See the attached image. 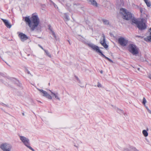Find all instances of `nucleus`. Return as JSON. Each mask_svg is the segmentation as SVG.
Returning a JSON list of instances; mask_svg holds the SVG:
<instances>
[{"mask_svg": "<svg viewBox=\"0 0 151 151\" xmlns=\"http://www.w3.org/2000/svg\"><path fill=\"white\" fill-rule=\"evenodd\" d=\"M150 78L151 79V77Z\"/></svg>", "mask_w": 151, "mask_h": 151, "instance_id": "09e8293b", "label": "nucleus"}, {"mask_svg": "<svg viewBox=\"0 0 151 151\" xmlns=\"http://www.w3.org/2000/svg\"><path fill=\"white\" fill-rule=\"evenodd\" d=\"M137 37H140L141 38H142V37L141 36H137Z\"/></svg>", "mask_w": 151, "mask_h": 151, "instance_id": "58836bf2", "label": "nucleus"}, {"mask_svg": "<svg viewBox=\"0 0 151 151\" xmlns=\"http://www.w3.org/2000/svg\"><path fill=\"white\" fill-rule=\"evenodd\" d=\"M145 105V107H146V109H147V108H148V107H147V106H145V105Z\"/></svg>", "mask_w": 151, "mask_h": 151, "instance_id": "ea45409f", "label": "nucleus"}, {"mask_svg": "<svg viewBox=\"0 0 151 151\" xmlns=\"http://www.w3.org/2000/svg\"><path fill=\"white\" fill-rule=\"evenodd\" d=\"M18 36L22 42H24L28 39V37L26 35L22 33H19Z\"/></svg>", "mask_w": 151, "mask_h": 151, "instance_id": "1a4fd4ad", "label": "nucleus"}, {"mask_svg": "<svg viewBox=\"0 0 151 151\" xmlns=\"http://www.w3.org/2000/svg\"><path fill=\"white\" fill-rule=\"evenodd\" d=\"M99 53L100 54V55L102 56L105 58L106 59L107 57H106L104 54H103V53L100 50V52H99Z\"/></svg>", "mask_w": 151, "mask_h": 151, "instance_id": "5701e85b", "label": "nucleus"}, {"mask_svg": "<svg viewBox=\"0 0 151 151\" xmlns=\"http://www.w3.org/2000/svg\"><path fill=\"white\" fill-rule=\"evenodd\" d=\"M137 6V8H138V9H139L140 10V11L141 13H142V9L141 7H140L139 6Z\"/></svg>", "mask_w": 151, "mask_h": 151, "instance_id": "bb28decb", "label": "nucleus"}, {"mask_svg": "<svg viewBox=\"0 0 151 151\" xmlns=\"http://www.w3.org/2000/svg\"><path fill=\"white\" fill-rule=\"evenodd\" d=\"M97 86L98 87H102V86L101 85V84L99 82H98V83Z\"/></svg>", "mask_w": 151, "mask_h": 151, "instance_id": "cd10ccee", "label": "nucleus"}, {"mask_svg": "<svg viewBox=\"0 0 151 151\" xmlns=\"http://www.w3.org/2000/svg\"><path fill=\"white\" fill-rule=\"evenodd\" d=\"M12 147L10 145L6 143L2 144L0 146L1 149L4 151H10Z\"/></svg>", "mask_w": 151, "mask_h": 151, "instance_id": "423d86ee", "label": "nucleus"}, {"mask_svg": "<svg viewBox=\"0 0 151 151\" xmlns=\"http://www.w3.org/2000/svg\"><path fill=\"white\" fill-rule=\"evenodd\" d=\"M147 102V101L145 98L144 97L143 99L142 103L144 105H145V103Z\"/></svg>", "mask_w": 151, "mask_h": 151, "instance_id": "a878e982", "label": "nucleus"}, {"mask_svg": "<svg viewBox=\"0 0 151 151\" xmlns=\"http://www.w3.org/2000/svg\"><path fill=\"white\" fill-rule=\"evenodd\" d=\"M140 68H137V70H139V71H140Z\"/></svg>", "mask_w": 151, "mask_h": 151, "instance_id": "a19ab883", "label": "nucleus"}, {"mask_svg": "<svg viewBox=\"0 0 151 151\" xmlns=\"http://www.w3.org/2000/svg\"><path fill=\"white\" fill-rule=\"evenodd\" d=\"M88 45L93 50L96 51V52L99 53V52H100V50L98 46L92 43L89 44Z\"/></svg>", "mask_w": 151, "mask_h": 151, "instance_id": "9d476101", "label": "nucleus"}, {"mask_svg": "<svg viewBox=\"0 0 151 151\" xmlns=\"http://www.w3.org/2000/svg\"><path fill=\"white\" fill-rule=\"evenodd\" d=\"M2 105L4 106H5V107L7 106L6 105L4 104H3Z\"/></svg>", "mask_w": 151, "mask_h": 151, "instance_id": "72a5a7b5", "label": "nucleus"}, {"mask_svg": "<svg viewBox=\"0 0 151 151\" xmlns=\"http://www.w3.org/2000/svg\"><path fill=\"white\" fill-rule=\"evenodd\" d=\"M50 92L51 93V95H52L53 96L55 97V98L56 99L58 100L59 101L60 100V99L58 96V93H55L53 92L50 90Z\"/></svg>", "mask_w": 151, "mask_h": 151, "instance_id": "2eb2a0df", "label": "nucleus"}, {"mask_svg": "<svg viewBox=\"0 0 151 151\" xmlns=\"http://www.w3.org/2000/svg\"><path fill=\"white\" fill-rule=\"evenodd\" d=\"M124 151H138L135 148L131 147H128L124 149Z\"/></svg>", "mask_w": 151, "mask_h": 151, "instance_id": "4468645a", "label": "nucleus"}, {"mask_svg": "<svg viewBox=\"0 0 151 151\" xmlns=\"http://www.w3.org/2000/svg\"><path fill=\"white\" fill-rule=\"evenodd\" d=\"M99 53L100 54V55L102 56L105 58L106 59L107 57H106L104 54H103V53L100 50V52H99Z\"/></svg>", "mask_w": 151, "mask_h": 151, "instance_id": "b1692460", "label": "nucleus"}, {"mask_svg": "<svg viewBox=\"0 0 151 151\" xmlns=\"http://www.w3.org/2000/svg\"><path fill=\"white\" fill-rule=\"evenodd\" d=\"M120 13L122 16V17L124 19L129 20L132 18V14L124 9H121L120 10Z\"/></svg>", "mask_w": 151, "mask_h": 151, "instance_id": "7ed1b4c3", "label": "nucleus"}, {"mask_svg": "<svg viewBox=\"0 0 151 151\" xmlns=\"http://www.w3.org/2000/svg\"><path fill=\"white\" fill-rule=\"evenodd\" d=\"M77 79L78 80V78H77Z\"/></svg>", "mask_w": 151, "mask_h": 151, "instance_id": "de8ad7c7", "label": "nucleus"}, {"mask_svg": "<svg viewBox=\"0 0 151 151\" xmlns=\"http://www.w3.org/2000/svg\"><path fill=\"white\" fill-rule=\"evenodd\" d=\"M44 51L45 52L46 54V55L48 56L50 58L51 57V55L50 54V53L48 52V51L47 50H44Z\"/></svg>", "mask_w": 151, "mask_h": 151, "instance_id": "412c9836", "label": "nucleus"}, {"mask_svg": "<svg viewBox=\"0 0 151 151\" xmlns=\"http://www.w3.org/2000/svg\"><path fill=\"white\" fill-rule=\"evenodd\" d=\"M81 87H82V88H83V87H84V86H81Z\"/></svg>", "mask_w": 151, "mask_h": 151, "instance_id": "c03bdc74", "label": "nucleus"}, {"mask_svg": "<svg viewBox=\"0 0 151 151\" xmlns=\"http://www.w3.org/2000/svg\"><path fill=\"white\" fill-rule=\"evenodd\" d=\"M49 29L50 30V31L52 32V34L54 36V37H55V39H56V37L55 35L54 32L51 29H50V28L49 27Z\"/></svg>", "mask_w": 151, "mask_h": 151, "instance_id": "393cba45", "label": "nucleus"}, {"mask_svg": "<svg viewBox=\"0 0 151 151\" xmlns=\"http://www.w3.org/2000/svg\"><path fill=\"white\" fill-rule=\"evenodd\" d=\"M124 115V116L125 117H127V114H125V113H124V112H123V113Z\"/></svg>", "mask_w": 151, "mask_h": 151, "instance_id": "2f4dec72", "label": "nucleus"}, {"mask_svg": "<svg viewBox=\"0 0 151 151\" xmlns=\"http://www.w3.org/2000/svg\"><path fill=\"white\" fill-rule=\"evenodd\" d=\"M106 59L108 60L110 62H113V61L108 57Z\"/></svg>", "mask_w": 151, "mask_h": 151, "instance_id": "c85d7f7f", "label": "nucleus"}, {"mask_svg": "<svg viewBox=\"0 0 151 151\" xmlns=\"http://www.w3.org/2000/svg\"><path fill=\"white\" fill-rule=\"evenodd\" d=\"M91 4L95 7L98 6V4L95 0H88Z\"/></svg>", "mask_w": 151, "mask_h": 151, "instance_id": "dca6fc26", "label": "nucleus"}, {"mask_svg": "<svg viewBox=\"0 0 151 151\" xmlns=\"http://www.w3.org/2000/svg\"><path fill=\"white\" fill-rule=\"evenodd\" d=\"M128 40L123 37H120L118 39V42L121 46L124 47L126 46Z\"/></svg>", "mask_w": 151, "mask_h": 151, "instance_id": "0eeeda50", "label": "nucleus"}, {"mask_svg": "<svg viewBox=\"0 0 151 151\" xmlns=\"http://www.w3.org/2000/svg\"><path fill=\"white\" fill-rule=\"evenodd\" d=\"M40 47H41V48L42 49V50H45L41 46H40Z\"/></svg>", "mask_w": 151, "mask_h": 151, "instance_id": "c9c22d12", "label": "nucleus"}, {"mask_svg": "<svg viewBox=\"0 0 151 151\" xmlns=\"http://www.w3.org/2000/svg\"><path fill=\"white\" fill-rule=\"evenodd\" d=\"M115 109H116V110L117 112L120 114L123 113L124 111L121 109L116 107H115Z\"/></svg>", "mask_w": 151, "mask_h": 151, "instance_id": "a211bd4d", "label": "nucleus"}, {"mask_svg": "<svg viewBox=\"0 0 151 151\" xmlns=\"http://www.w3.org/2000/svg\"><path fill=\"white\" fill-rule=\"evenodd\" d=\"M147 110L149 113L150 114H151V111L149 109V108H147Z\"/></svg>", "mask_w": 151, "mask_h": 151, "instance_id": "7c9ffc66", "label": "nucleus"}, {"mask_svg": "<svg viewBox=\"0 0 151 151\" xmlns=\"http://www.w3.org/2000/svg\"><path fill=\"white\" fill-rule=\"evenodd\" d=\"M146 22V19H142L140 20H138L137 19L134 18L132 20V24L137 26L139 29L143 30L146 28L147 26L145 24Z\"/></svg>", "mask_w": 151, "mask_h": 151, "instance_id": "f03ea898", "label": "nucleus"}, {"mask_svg": "<svg viewBox=\"0 0 151 151\" xmlns=\"http://www.w3.org/2000/svg\"><path fill=\"white\" fill-rule=\"evenodd\" d=\"M148 33L149 34L148 36L147 37L144 38V40L146 41L151 42V27Z\"/></svg>", "mask_w": 151, "mask_h": 151, "instance_id": "ddd939ff", "label": "nucleus"}, {"mask_svg": "<svg viewBox=\"0 0 151 151\" xmlns=\"http://www.w3.org/2000/svg\"><path fill=\"white\" fill-rule=\"evenodd\" d=\"M138 49L134 45L130 44L128 47V50L133 55H136L138 53Z\"/></svg>", "mask_w": 151, "mask_h": 151, "instance_id": "20e7f679", "label": "nucleus"}, {"mask_svg": "<svg viewBox=\"0 0 151 151\" xmlns=\"http://www.w3.org/2000/svg\"><path fill=\"white\" fill-rule=\"evenodd\" d=\"M24 19L25 22L28 24L32 31L40 29V27L39 25L40 21L37 15L33 14L30 19L29 17H24Z\"/></svg>", "mask_w": 151, "mask_h": 151, "instance_id": "f257e3e1", "label": "nucleus"}, {"mask_svg": "<svg viewBox=\"0 0 151 151\" xmlns=\"http://www.w3.org/2000/svg\"><path fill=\"white\" fill-rule=\"evenodd\" d=\"M19 138L21 140L26 146L32 150L34 151V149L29 146V140L28 139L23 136H20Z\"/></svg>", "mask_w": 151, "mask_h": 151, "instance_id": "39448f33", "label": "nucleus"}, {"mask_svg": "<svg viewBox=\"0 0 151 151\" xmlns=\"http://www.w3.org/2000/svg\"><path fill=\"white\" fill-rule=\"evenodd\" d=\"M102 37H103V39L102 40H101L100 43L105 48H108V46L106 44L105 36L104 34H102Z\"/></svg>", "mask_w": 151, "mask_h": 151, "instance_id": "9b49d317", "label": "nucleus"}, {"mask_svg": "<svg viewBox=\"0 0 151 151\" xmlns=\"http://www.w3.org/2000/svg\"><path fill=\"white\" fill-rule=\"evenodd\" d=\"M79 82L80 83V80H79Z\"/></svg>", "mask_w": 151, "mask_h": 151, "instance_id": "49530a36", "label": "nucleus"}, {"mask_svg": "<svg viewBox=\"0 0 151 151\" xmlns=\"http://www.w3.org/2000/svg\"><path fill=\"white\" fill-rule=\"evenodd\" d=\"M137 5H136L135 6V8H137V9H138V8H137Z\"/></svg>", "mask_w": 151, "mask_h": 151, "instance_id": "79ce46f5", "label": "nucleus"}, {"mask_svg": "<svg viewBox=\"0 0 151 151\" xmlns=\"http://www.w3.org/2000/svg\"><path fill=\"white\" fill-rule=\"evenodd\" d=\"M100 73H101V74L103 73V70H101L100 71Z\"/></svg>", "mask_w": 151, "mask_h": 151, "instance_id": "4c0bfd02", "label": "nucleus"}, {"mask_svg": "<svg viewBox=\"0 0 151 151\" xmlns=\"http://www.w3.org/2000/svg\"><path fill=\"white\" fill-rule=\"evenodd\" d=\"M0 81L2 83H4V82L2 80H0Z\"/></svg>", "mask_w": 151, "mask_h": 151, "instance_id": "e433bc0d", "label": "nucleus"}, {"mask_svg": "<svg viewBox=\"0 0 151 151\" xmlns=\"http://www.w3.org/2000/svg\"><path fill=\"white\" fill-rule=\"evenodd\" d=\"M37 89L40 91V94L43 96H45L50 99H52V97L46 91L42 89H40L38 88H37Z\"/></svg>", "mask_w": 151, "mask_h": 151, "instance_id": "6e6552de", "label": "nucleus"}, {"mask_svg": "<svg viewBox=\"0 0 151 151\" xmlns=\"http://www.w3.org/2000/svg\"><path fill=\"white\" fill-rule=\"evenodd\" d=\"M142 133L144 136L145 137H147L148 135V133L147 131L146 130H144L142 131Z\"/></svg>", "mask_w": 151, "mask_h": 151, "instance_id": "f3484780", "label": "nucleus"}, {"mask_svg": "<svg viewBox=\"0 0 151 151\" xmlns=\"http://www.w3.org/2000/svg\"><path fill=\"white\" fill-rule=\"evenodd\" d=\"M1 19L4 23L5 25L7 27L10 28L11 27L12 25L9 23L8 20L3 19Z\"/></svg>", "mask_w": 151, "mask_h": 151, "instance_id": "f8f14e48", "label": "nucleus"}, {"mask_svg": "<svg viewBox=\"0 0 151 151\" xmlns=\"http://www.w3.org/2000/svg\"><path fill=\"white\" fill-rule=\"evenodd\" d=\"M74 146L75 147H76L77 148H78V147L77 146H76V145H74Z\"/></svg>", "mask_w": 151, "mask_h": 151, "instance_id": "f704fd0d", "label": "nucleus"}, {"mask_svg": "<svg viewBox=\"0 0 151 151\" xmlns=\"http://www.w3.org/2000/svg\"><path fill=\"white\" fill-rule=\"evenodd\" d=\"M69 43H70V42H69Z\"/></svg>", "mask_w": 151, "mask_h": 151, "instance_id": "8fccbe9b", "label": "nucleus"}, {"mask_svg": "<svg viewBox=\"0 0 151 151\" xmlns=\"http://www.w3.org/2000/svg\"><path fill=\"white\" fill-rule=\"evenodd\" d=\"M27 73L28 74H30L31 75V74L29 72V71L28 70H27Z\"/></svg>", "mask_w": 151, "mask_h": 151, "instance_id": "473e14b6", "label": "nucleus"}, {"mask_svg": "<svg viewBox=\"0 0 151 151\" xmlns=\"http://www.w3.org/2000/svg\"><path fill=\"white\" fill-rule=\"evenodd\" d=\"M102 21L104 24L108 25L109 24V21L108 20L105 19H103Z\"/></svg>", "mask_w": 151, "mask_h": 151, "instance_id": "4be33fe9", "label": "nucleus"}, {"mask_svg": "<svg viewBox=\"0 0 151 151\" xmlns=\"http://www.w3.org/2000/svg\"><path fill=\"white\" fill-rule=\"evenodd\" d=\"M22 114L23 116H24V113H22Z\"/></svg>", "mask_w": 151, "mask_h": 151, "instance_id": "37998d69", "label": "nucleus"}, {"mask_svg": "<svg viewBox=\"0 0 151 151\" xmlns=\"http://www.w3.org/2000/svg\"><path fill=\"white\" fill-rule=\"evenodd\" d=\"M64 18L65 21H68L69 20L68 16L66 14H65Z\"/></svg>", "mask_w": 151, "mask_h": 151, "instance_id": "aec40b11", "label": "nucleus"}, {"mask_svg": "<svg viewBox=\"0 0 151 151\" xmlns=\"http://www.w3.org/2000/svg\"><path fill=\"white\" fill-rule=\"evenodd\" d=\"M146 139V140H147V142H149V141H148V140H147Z\"/></svg>", "mask_w": 151, "mask_h": 151, "instance_id": "a18cd8bd", "label": "nucleus"}, {"mask_svg": "<svg viewBox=\"0 0 151 151\" xmlns=\"http://www.w3.org/2000/svg\"><path fill=\"white\" fill-rule=\"evenodd\" d=\"M106 59L108 60L110 62H113V61L108 57Z\"/></svg>", "mask_w": 151, "mask_h": 151, "instance_id": "c756f323", "label": "nucleus"}, {"mask_svg": "<svg viewBox=\"0 0 151 151\" xmlns=\"http://www.w3.org/2000/svg\"><path fill=\"white\" fill-rule=\"evenodd\" d=\"M145 2L147 5L148 7H150L151 6V4L149 0H144Z\"/></svg>", "mask_w": 151, "mask_h": 151, "instance_id": "6ab92c4d", "label": "nucleus"}]
</instances>
